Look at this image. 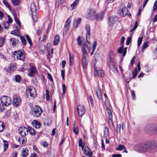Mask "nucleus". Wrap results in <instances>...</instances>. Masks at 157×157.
Here are the masks:
<instances>
[{
  "label": "nucleus",
  "mask_w": 157,
  "mask_h": 157,
  "mask_svg": "<svg viewBox=\"0 0 157 157\" xmlns=\"http://www.w3.org/2000/svg\"><path fill=\"white\" fill-rule=\"evenodd\" d=\"M157 145L152 141L136 144L134 146L135 150L139 152H145L155 149Z\"/></svg>",
  "instance_id": "1"
},
{
  "label": "nucleus",
  "mask_w": 157,
  "mask_h": 157,
  "mask_svg": "<svg viewBox=\"0 0 157 157\" xmlns=\"http://www.w3.org/2000/svg\"><path fill=\"white\" fill-rule=\"evenodd\" d=\"M85 29L86 31V40L87 41L83 44L82 49L83 50L82 54H83L85 52V55H86L87 52H89L91 49L90 43L88 41V39L90 38V26L88 25H86L85 27Z\"/></svg>",
  "instance_id": "2"
},
{
  "label": "nucleus",
  "mask_w": 157,
  "mask_h": 157,
  "mask_svg": "<svg viewBox=\"0 0 157 157\" xmlns=\"http://www.w3.org/2000/svg\"><path fill=\"white\" fill-rule=\"evenodd\" d=\"M114 54L112 52H110L108 53L107 65L110 70L114 73H117L118 71L117 67L114 59Z\"/></svg>",
  "instance_id": "3"
},
{
  "label": "nucleus",
  "mask_w": 157,
  "mask_h": 157,
  "mask_svg": "<svg viewBox=\"0 0 157 157\" xmlns=\"http://www.w3.org/2000/svg\"><path fill=\"white\" fill-rule=\"evenodd\" d=\"M18 132L21 136L19 137L18 141L22 144H25L27 140L25 136L28 134L27 128L25 126H21L18 129Z\"/></svg>",
  "instance_id": "4"
},
{
  "label": "nucleus",
  "mask_w": 157,
  "mask_h": 157,
  "mask_svg": "<svg viewBox=\"0 0 157 157\" xmlns=\"http://www.w3.org/2000/svg\"><path fill=\"white\" fill-rule=\"evenodd\" d=\"M157 127L156 124H147L145 127L144 130L147 134L157 133Z\"/></svg>",
  "instance_id": "5"
},
{
  "label": "nucleus",
  "mask_w": 157,
  "mask_h": 157,
  "mask_svg": "<svg viewBox=\"0 0 157 157\" xmlns=\"http://www.w3.org/2000/svg\"><path fill=\"white\" fill-rule=\"evenodd\" d=\"M43 112L42 109L40 106L35 105L32 110V114L34 117H39Z\"/></svg>",
  "instance_id": "6"
},
{
  "label": "nucleus",
  "mask_w": 157,
  "mask_h": 157,
  "mask_svg": "<svg viewBox=\"0 0 157 157\" xmlns=\"http://www.w3.org/2000/svg\"><path fill=\"white\" fill-rule=\"evenodd\" d=\"M30 8L33 19L35 22H36L37 21L38 18L36 16V7L35 4L34 3H32Z\"/></svg>",
  "instance_id": "7"
},
{
  "label": "nucleus",
  "mask_w": 157,
  "mask_h": 157,
  "mask_svg": "<svg viewBox=\"0 0 157 157\" xmlns=\"http://www.w3.org/2000/svg\"><path fill=\"white\" fill-rule=\"evenodd\" d=\"M26 92L28 98V96L29 95L33 98H35L36 97V91L35 88L33 86H28L27 88Z\"/></svg>",
  "instance_id": "8"
},
{
  "label": "nucleus",
  "mask_w": 157,
  "mask_h": 157,
  "mask_svg": "<svg viewBox=\"0 0 157 157\" xmlns=\"http://www.w3.org/2000/svg\"><path fill=\"white\" fill-rule=\"evenodd\" d=\"M13 56L17 59L24 61L25 60V55L24 53L20 51H15L13 53Z\"/></svg>",
  "instance_id": "9"
},
{
  "label": "nucleus",
  "mask_w": 157,
  "mask_h": 157,
  "mask_svg": "<svg viewBox=\"0 0 157 157\" xmlns=\"http://www.w3.org/2000/svg\"><path fill=\"white\" fill-rule=\"evenodd\" d=\"M96 12L94 9L89 8L87 12L86 16V18L91 20H94L96 18Z\"/></svg>",
  "instance_id": "10"
},
{
  "label": "nucleus",
  "mask_w": 157,
  "mask_h": 157,
  "mask_svg": "<svg viewBox=\"0 0 157 157\" xmlns=\"http://www.w3.org/2000/svg\"><path fill=\"white\" fill-rule=\"evenodd\" d=\"M2 105L8 106L11 103L10 98L7 96H3L0 99Z\"/></svg>",
  "instance_id": "11"
},
{
  "label": "nucleus",
  "mask_w": 157,
  "mask_h": 157,
  "mask_svg": "<svg viewBox=\"0 0 157 157\" xmlns=\"http://www.w3.org/2000/svg\"><path fill=\"white\" fill-rule=\"evenodd\" d=\"M106 110L108 114V122L109 126L111 128H113L114 125L112 121L113 116L111 109L109 108H107Z\"/></svg>",
  "instance_id": "12"
},
{
  "label": "nucleus",
  "mask_w": 157,
  "mask_h": 157,
  "mask_svg": "<svg viewBox=\"0 0 157 157\" xmlns=\"http://www.w3.org/2000/svg\"><path fill=\"white\" fill-rule=\"evenodd\" d=\"M118 21L117 17L115 16L109 17L108 18V24L109 26H113Z\"/></svg>",
  "instance_id": "13"
},
{
  "label": "nucleus",
  "mask_w": 157,
  "mask_h": 157,
  "mask_svg": "<svg viewBox=\"0 0 157 157\" xmlns=\"http://www.w3.org/2000/svg\"><path fill=\"white\" fill-rule=\"evenodd\" d=\"M77 109L78 114L81 117H82L86 112V109L84 106L83 105H78L77 107Z\"/></svg>",
  "instance_id": "14"
},
{
  "label": "nucleus",
  "mask_w": 157,
  "mask_h": 157,
  "mask_svg": "<svg viewBox=\"0 0 157 157\" xmlns=\"http://www.w3.org/2000/svg\"><path fill=\"white\" fill-rule=\"evenodd\" d=\"M103 87L98 86L96 88V93L97 96L99 100H101L103 92Z\"/></svg>",
  "instance_id": "15"
},
{
  "label": "nucleus",
  "mask_w": 157,
  "mask_h": 157,
  "mask_svg": "<svg viewBox=\"0 0 157 157\" xmlns=\"http://www.w3.org/2000/svg\"><path fill=\"white\" fill-rule=\"evenodd\" d=\"M28 71L29 75L32 76L35 75L36 73V68L34 66H31L29 68Z\"/></svg>",
  "instance_id": "16"
},
{
  "label": "nucleus",
  "mask_w": 157,
  "mask_h": 157,
  "mask_svg": "<svg viewBox=\"0 0 157 157\" xmlns=\"http://www.w3.org/2000/svg\"><path fill=\"white\" fill-rule=\"evenodd\" d=\"M94 75L103 77L105 75V73L104 71L100 69L98 70H96V68L95 67H94Z\"/></svg>",
  "instance_id": "17"
},
{
  "label": "nucleus",
  "mask_w": 157,
  "mask_h": 157,
  "mask_svg": "<svg viewBox=\"0 0 157 157\" xmlns=\"http://www.w3.org/2000/svg\"><path fill=\"white\" fill-rule=\"evenodd\" d=\"M85 52L84 53L82 54V66L84 68H86L87 65V61L86 59V55H85Z\"/></svg>",
  "instance_id": "18"
},
{
  "label": "nucleus",
  "mask_w": 157,
  "mask_h": 157,
  "mask_svg": "<svg viewBox=\"0 0 157 157\" xmlns=\"http://www.w3.org/2000/svg\"><path fill=\"white\" fill-rule=\"evenodd\" d=\"M82 19L80 18H78L77 19H75L73 21V27L74 29L77 28L79 25L81 23Z\"/></svg>",
  "instance_id": "19"
},
{
  "label": "nucleus",
  "mask_w": 157,
  "mask_h": 157,
  "mask_svg": "<svg viewBox=\"0 0 157 157\" xmlns=\"http://www.w3.org/2000/svg\"><path fill=\"white\" fill-rule=\"evenodd\" d=\"M21 100L19 97H16L13 99V104L15 106H18L21 103Z\"/></svg>",
  "instance_id": "20"
},
{
  "label": "nucleus",
  "mask_w": 157,
  "mask_h": 157,
  "mask_svg": "<svg viewBox=\"0 0 157 157\" xmlns=\"http://www.w3.org/2000/svg\"><path fill=\"white\" fill-rule=\"evenodd\" d=\"M83 152L84 154L89 156H91L92 155L93 152H91L89 148L87 146H85L84 150Z\"/></svg>",
  "instance_id": "21"
},
{
  "label": "nucleus",
  "mask_w": 157,
  "mask_h": 157,
  "mask_svg": "<svg viewBox=\"0 0 157 157\" xmlns=\"http://www.w3.org/2000/svg\"><path fill=\"white\" fill-rule=\"evenodd\" d=\"M32 124L33 126L36 128H39L41 126L40 122L36 120H33Z\"/></svg>",
  "instance_id": "22"
},
{
  "label": "nucleus",
  "mask_w": 157,
  "mask_h": 157,
  "mask_svg": "<svg viewBox=\"0 0 157 157\" xmlns=\"http://www.w3.org/2000/svg\"><path fill=\"white\" fill-rule=\"evenodd\" d=\"M10 44L13 47H15L18 43V41L15 38H11L10 39Z\"/></svg>",
  "instance_id": "23"
},
{
  "label": "nucleus",
  "mask_w": 157,
  "mask_h": 157,
  "mask_svg": "<svg viewBox=\"0 0 157 157\" xmlns=\"http://www.w3.org/2000/svg\"><path fill=\"white\" fill-rule=\"evenodd\" d=\"M79 2V0H75L74 2L70 5V9L71 10H73L76 6L78 5Z\"/></svg>",
  "instance_id": "24"
},
{
  "label": "nucleus",
  "mask_w": 157,
  "mask_h": 157,
  "mask_svg": "<svg viewBox=\"0 0 157 157\" xmlns=\"http://www.w3.org/2000/svg\"><path fill=\"white\" fill-rule=\"evenodd\" d=\"M29 132V133L32 135H34L36 134L35 130L31 127H29L27 128V132Z\"/></svg>",
  "instance_id": "25"
},
{
  "label": "nucleus",
  "mask_w": 157,
  "mask_h": 157,
  "mask_svg": "<svg viewBox=\"0 0 157 157\" xmlns=\"http://www.w3.org/2000/svg\"><path fill=\"white\" fill-rule=\"evenodd\" d=\"M103 18V15L102 14H96L95 19L98 21H101Z\"/></svg>",
  "instance_id": "26"
},
{
  "label": "nucleus",
  "mask_w": 157,
  "mask_h": 157,
  "mask_svg": "<svg viewBox=\"0 0 157 157\" xmlns=\"http://www.w3.org/2000/svg\"><path fill=\"white\" fill-rule=\"evenodd\" d=\"M59 41V36L58 35H56V36L55 40L53 42V44L54 45H57Z\"/></svg>",
  "instance_id": "27"
},
{
  "label": "nucleus",
  "mask_w": 157,
  "mask_h": 157,
  "mask_svg": "<svg viewBox=\"0 0 157 157\" xmlns=\"http://www.w3.org/2000/svg\"><path fill=\"white\" fill-rule=\"evenodd\" d=\"M13 4L15 6L19 5L21 2V0H11Z\"/></svg>",
  "instance_id": "28"
},
{
  "label": "nucleus",
  "mask_w": 157,
  "mask_h": 157,
  "mask_svg": "<svg viewBox=\"0 0 157 157\" xmlns=\"http://www.w3.org/2000/svg\"><path fill=\"white\" fill-rule=\"evenodd\" d=\"M2 2L10 10L12 9L11 7L10 6L8 2L6 0H3Z\"/></svg>",
  "instance_id": "29"
},
{
  "label": "nucleus",
  "mask_w": 157,
  "mask_h": 157,
  "mask_svg": "<svg viewBox=\"0 0 157 157\" xmlns=\"http://www.w3.org/2000/svg\"><path fill=\"white\" fill-rule=\"evenodd\" d=\"M122 15L123 16H125L128 13V10L126 7H123L121 10Z\"/></svg>",
  "instance_id": "30"
},
{
  "label": "nucleus",
  "mask_w": 157,
  "mask_h": 157,
  "mask_svg": "<svg viewBox=\"0 0 157 157\" xmlns=\"http://www.w3.org/2000/svg\"><path fill=\"white\" fill-rule=\"evenodd\" d=\"M69 62L70 65L71 66L73 65V55H71L70 53H69Z\"/></svg>",
  "instance_id": "31"
},
{
  "label": "nucleus",
  "mask_w": 157,
  "mask_h": 157,
  "mask_svg": "<svg viewBox=\"0 0 157 157\" xmlns=\"http://www.w3.org/2000/svg\"><path fill=\"white\" fill-rule=\"evenodd\" d=\"M3 142L4 146V151H6L8 148V142L5 140H3Z\"/></svg>",
  "instance_id": "32"
},
{
  "label": "nucleus",
  "mask_w": 157,
  "mask_h": 157,
  "mask_svg": "<svg viewBox=\"0 0 157 157\" xmlns=\"http://www.w3.org/2000/svg\"><path fill=\"white\" fill-rule=\"evenodd\" d=\"M22 154H21L23 156L25 157L27 156L28 154V150L27 149L25 148V149L23 150L22 151Z\"/></svg>",
  "instance_id": "33"
},
{
  "label": "nucleus",
  "mask_w": 157,
  "mask_h": 157,
  "mask_svg": "<svg viewBox=\"0 0 157 157\" xmlns=\"http://www.w3.org/2000/svg\"><path fill=\"white\" fill-rule=\"evenodd\" d=\"M104 136L106 137L108 136L109 130V129L107 127H105V130L104 131Z\"/></svg>",
  "instance_id": "34"
},
{
  "label": "nucleus",
  "mask_w": 157,
  "mask_h": 157,
  "mask_svg": "<svg viewBox=\"0 0 157 157\" xmlns=\"http://www.w3.org/2000/svg\"><path fill=\"white\" fill-rule=\"evenodd\" d=\"M5 127L4 123L0 121V132H2L4 129Z\"/></svg>",
  "instance_id": "35"
},
{
  "label": "nucleus",
  "mask_w": 157,
  "mask_h": 157,
  "mask_svg": "<svg viewBox=\"0 0 157 157\" xmlns=\"http://www.w3.org/2000/svg\"><path fill=\"white\" fill-rule=\"evenodd\" d=\"M15 79L16 82H19L21 80V77L20 75H17L15 76Z\"/></svg>",
  "instance_id": "36"
},
{
  "label": "nucleus",
  "mask_w": 157,
  "mask_h": 157,
  "mask_svg": "<svg viewBox=\"0 0 157 157\" xmlns=\"http://www.w3.org/2000/svg\"><path fill=\"white\" fill-rule=\"evenodd\" d=\"M20 38L22 44L24 45H25L26 44V41L25 39L22 36H20Z\"/></svg>",
  "instance_id": "37"
},
{
  "label": "nucleus",
  "mask_w": 157,
  "mask_h": 157,
  "mask_svg": "<svg viewBox=\"0 0 157 157\" xmlns=\"http://www.w3.org/2000/svg\"><path fill=\"white\" fill-rule=\"evenodd\" d=\"M78 145L79 147H81L82 149H83L84 144H83L82 140L81 138L79 139Z\"/></svg>",
  "instance_id": "38"
},
{
  "label": "nucleus",
  "mask_w": 157,
  "mask_h": 157,
  "mask_svg": "<svg viewBox=\"0 0 157 157\" xmlns=\"http://www.w3.org/2000/svg\"><path fill=\"white\" fill-rule=\"evenodd\" d=\"M69 27L65 25L63 29V34H67L69 30Z\"/></svg>",
  "instance_id": "39"
},
{
  "label": "nucleus",
  "mask_w": 157,
  "mask_h": 157,
  "mask_svg": "<svg viewBox=\"0 0 157 157\" xmlns=\"http://www.w3.org/2000/svg\"><path fill=\"white\" fill-rule=\"evenodd\" d=\"M71 19L70 17H69L67 19V20L66 21L65 24V26H68L69 27H70V25L71 24Z\"/></svg>",
  "instance_id": "40"
},
{
  "label": "nucleus",
  "mask_w": 157,
  "mask_h": 157,
  "mask_svg": "<svg viewBox=\"0 0 157 157\" xmlns=\"http://www.w3.org/2000/svg\"><path fill=\"white\" fill-rule=\"evenodd\" d=\"M73 131L75 134H78L79 129L78 127L76 126V127H73Z\"/></svg>",
  "instance_id": "41"
},
{
  "label": "nucleus",
  "mask_w": 157,
  "mask_h": 157,
  "mask_svg": "<svg viewBox=\"0 0 157 157\" xmlns=\"http://www.w3.org/2000/svg\"><path fill=\"white\" fill-rule=\"evenodd\" d=\"M137 70L136 68L132 72L133 78H135L137 76Z\"/></svg>",
  "instance_id": "42"
},
{
  "label": "nucleus",
  "mask_w": 157,
  "mask_h": 157,
  "mask_svg": "<svg viewBox=\"0 0 157 157\" xmlns=\"http://www.w3.org/2000/svg\"><path fill=\"white\" fill-rule=\"evenodd\" d=\"M26 37L30 46H31L32 45V43L29 36L28 34H27L26 35Z\"/></svg>",
  "instance_id": "43"
},
{
  "label": "nucleus",
  "mask_w": 157,
  "mask_h": 157,
  "mask_svg": "<svg viewBox=\"0 0 157 157\" xmlns=\"http://www.w3.org/2000/svg\"><path fill=\"white\" fill-rule=\"evenodd\" d=\"M148 41H146L144 42L142 48V51H143L146 48H147L148 46Z\"/></svg>",
  "instance_id": "44"
},
{
  "label": "nucleus",
  "mask_w": 157,
  "mask_h": 157,
  "mask_svg": "<svg viewBox=\"0 0 157 157\" xmlns=\"http://www.w3.org/2000/svg\"><path fill=\"white\" fill-rule=\"evenodd\" d=\"M3 27L5 29H7L9 28L10 25L8 22H6L3 24Z\"/></svg>",
  "instance_id": "45"
},
{
  "label": "nucleus",
  "mask_w": 157,
  "mask_h": 157,
  "mask_svg": "<svg viewBox=\"0 0 157 157\" xmlns=\"http://www.w3.org/2000/svg\"><path fill=\"white\" fill-rule=\"evenodd\" d=\"M143 38V36L141 37H140L138 38L137 41V45L138 47L140 46L142 41Z\"/></svg>",
  "instance_id": "46"
},
{
  "label": "nucleus",
  "mask_w": 157,
  "mask_h": 157,
  "mask_svg": "<svg viewBox=\"0 0 157 157\" xmlns=\"http://www.w3.org/2000/svg\"><path fill=\"white\" fill-rule=\"evenodd\" d=\"M99 54L98 53H95L94 55V60L95 61H97L99 59Z\"/></svg>",
  "instance_id": "47"
},
{
  "label": "nucleus",
  "mask_w": 157,
  "mask_h": 157,
  "mask_svg": "<svg viewBox=\"0 0 157 157\" xmlns=\"http://www.w3.org/2000/svg\"><path fill=\"white\" fill-rule=\"evenodd\" d=\"M14 20L17 24V25L21 28V23L18 19L17 17H14Z\"/></svg>",
  "instance_id": "48"
},
{
  "label": "nucleus",
  "mask_w": 157,
  "mask_h": 157,
  "mask_svg": "<svg viewBox=\"0 0 157 157\" xmlns=\"http://www.w3.org/2000/svg\"><path fill=\"white\" fill-rule=\"evenodd\" d=\"M46 99L47 101H49L50 99L49 92L47 89L46 90Z\"/></svg>",
  "instance_id": "49"
},
{
  "label": "nucleus",
  "mask_w": 157,
  "mask_h": 157,
  "mask_svg": "<svg viewBox=\"0 0 157 157\" xmlns=\"http://www.w3.org/2000/svg\"><path fill=\"white\" fill-rule=\"evenodd\" d=\"M64 0H57V1L56 2V4H57L58 6H59L62 5L63 3L64 2Z\"/></svg>",
  "instance_id": "50"
},
{
  "label": "nucleus",
  "mask_w": 157,
  "mask_h": 157,
  "mask_svg": "<svg viewBox=\"0 0 157 157\" xmlns=\"http://www.w3.org/2000/svg\"><path fill=\"white\" fill-rule=\"evenodd\" d=\"M153 8V11L155 12L157 10V0L155 2Z\"/></svg>",
  "instance_id": "51"
},
{
  "label": "nucleus",
  "mask_w": 157,
  "mask_h": 157,
  "mask_svg": "<svg viewBox=\"0 0 157 157\" xmlns=\"http://www.w3.org/2000/svg\"><path fill=\"white\" fill-rule=\"evenodd\" d=\"M5 43V39L3 38H0V47H2Z\"/></svg>",
  "instance_id": "52"
},
{
  "label": "nucleus",
  "mask_w": 157,
  "mask_h": 157,
  "mask_svg": "<svg viewBox=\"0 0 157 157\" xmlns=\"http://www.w3.org/2000/svg\"><path fill=\"white\" fill-rule=\"evenodd\" d=\"M137 23H138L137 21H136L134 26H133V28L132 29L130 30V32H132L133 31H134L136 29L137 26Z\"/></svg>",
  "instance_id": "53"
},
{
  "label": "nucleus",
  "mask_w": 157,
  "mask_h": 157,
  "mask_svg": "<svg viewBox=\"0 0 157 157\" xmlns=\"http://www.w3.org/2000/svg\"><path fill=\"white\" fill-rule=\"evenodd\" d=\"M97 44V42L96 41H94V42L93 44L92 45V50H93V51H94L95 50Z\"/></svg>",
  "instance_id": "54"
},
{
  "label": "nucleus",
  "mask_w": 157,
  "mask_h": 157,
  "mask_svg": "<svg viewBox=\"0 0 157 157\" xmlns=\"http://www.w3.org/2000/svg\"><path fill=\"white\" fill-rule=\"evenodd\" d=\"M77 40L78 42V44L79 45H81L82 43V40H81V37L80 36H79L77 39Z\"/></svg>",
  "instance_id": "55"
},
{
  "label": "nucleus",
  "mask_w": 157,
  "mask_h": 157,
  "mask_svg": "<svg viewBox=\"0 0 157 157\" xmlns=\"http://www.w3.org/2000/svg\"><path fill=\"white\" fill-rule=\"evenodd\" d=\"M123 48V46H121L117 50V52L118 53L121 54L122 52V50Z\"/></svg>",
  "instance_id": "56"
},
{
  "label": "nucleus",
  "mask_w": 157,
  "mask_h": 157,
  "mask_svg": "<svg viewBox=\"0 0 157 157\" xmlns=\"http://www.w3.org/2000/svg\"><path fill=\"white\" fill-rule=\"evenodd\" d=\"M62 89L63 90V94H65L66 92V87L65 86V85L64 84H63L62 85Z\"/></svg>",
  "instance_id": "57"
},
{
  "label": "nucleus",
  "mask_w": 157,
  "mask_h": 157,
  "mask_svg": "<svg viewBox=\"0 0 157 157\" xmlns=\"http://www.w3.org/2000/svg\"><path fill=\"white\" fill-rule=\"evenodd\" d=\"M124 147H125L123 145L120 144L119 146L118 147L116 148V150H121Z\"/></svg>",
  "instance_id": "58"
},
{
  "label": "nucleus",
  "mask_w": 157,
  "mask_h": 157,
  "mask_svg": "<svg viewBox=\"0 0 157 157\" xmlns=\"http://www.w3.org/2000/svg\"><path fill=\"white\" fill-rule=\"evenodd\" d=\"M131 37H130L126 41V45H128L129 44L131 41Z\"/></svg>",
  "instance_id": "59"
},
{
  "label": "nucleus",
  "mask_w": 157,
  "mask_h": 157,
  "mask_svg": "<svg viewBox=\"0 0 157 157\" xmlns=\"http://www.w3.org/2000/svg\"><path fill=\"white\" fill-rule=\"evenodd\" d=\"M121 125L120 124H119L117 125L116 130V131L117 132V133L119 132H120L121 130Z\"/></svg>",
  "instance_id": "60"
},
{
  "label": "nucleus",
  "mask_w": 157,
  "mask_h": 157,
  "mask_svg": "<svg viewBox=\"0 0 157 157\" xmlns=\"http://www.w3.org/2000/svg\"><path fill=\"white\" fill-rule=\"evenodd\" d=\"M65 71L64 70H62L61 71V75L62 76V79L63 80H64L65 78H64V75H65Z\"/></svg>",
  "instance_id": "61"
},
{
  "label": "nucleus",
  "mask_w": 157,
  "mask_h": 157,
  "mask_svg": "<svg viewBox=\"0 0 157 157\" xmlns=\"http://www.w3.org/2000/svg\"><path fill=\"white\" fill-rule=\"evenodd\" d=\"M8 21H6V22H8V23L9 24L10 23H11L13 21L12 19L11 18V17H10V16L9 15H8Z\"/></svg>",
  "instance_id": "62"
},
{
  "label": "nucleus",
  "mask_w": 157,
  "mask_h": 157,
  "mask_svg": "<svg viewBox=\"0 0 157 157\" xmlns=\"http://www.w3.org/2000/svg\"><path fill=\"white\" fill-rule=\"evenodd\" d=\"M18 32V30H13V31H12L11 32V34H13L14 35H17V33Z\"/></svg>",
  "instance_id": "63"
},
{
  "label": "nucleus",
  "mask_w": 157,
  "mask_h": 157,
  "mask_svg": "<svg viewBox=\"0 0 157 157\" xmlns=\"http://www.w3.org/2000/svg\"><path fill=\"white\" fill-rule=\"evenodd\" d=\"M121 154H115L113 155L112 157H121Z\"/></svg>",
  "instance_id": "64"
}]
</instances>
